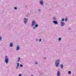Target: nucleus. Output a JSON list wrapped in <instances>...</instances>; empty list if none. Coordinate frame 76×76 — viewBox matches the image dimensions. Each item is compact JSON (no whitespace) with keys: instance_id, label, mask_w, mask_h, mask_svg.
Segmentation results:
<instances>
[{"instance_id":"10","label":"nucleus","mask_w":76,"mask_h":76,"mask_svg":"<svg viewBox=\"0 0 76 76\" xmlns=\"http://www.w3.org/2000/svg\"><path fill=\"white\" fill-rule=\"evenodd\" d=\"M10 47H13V43H10Z\"/></svg>"},{"instance_id":"27","label":"nucleus","mask_w":76,"mask_h":76,"mask_svg":"<svg viewBox=\"0 0 76 76\" xmlns=\"http://www.w3.org/2000/svg\"><path fill=\"white\" fill-rule=\"evenodd\" d=\"M2 38H1V37H0V40H1V39Z\"/></svg>"},{"instance_id":"29","label":"nucleus","mask_w":76,"mask_h":76,"mask_svg":"<svg viewBox=\"0 0 76 76\" xmlns=\"http://www.w3.org/2000/svg\"><path fill=\"white\" fill-rule=\"evenodd\" d=\"M16 69H18V67H17L16 68Z\"/></svg>"},{"instance_id":"2","label":"nucleus","mask_w":76,"mask_h":76,"mask_svg":"<svg viewBox=\"0 0 76 76\" xmlns=\"http://www.w3.org/2000/svg\"><path fill=\"white\" fill-rule=\"evenodd\" d=\"M9 58L7 56H6L5 57V61L6 64H7L8 63H9Z\"/></svg>"},{"instance_id":"4","label":"nucleus","mask_w":76,"mask_h":76,"mask_svg":"<svg viewBox=\"0 0 76 76\" xmlns=\"http://www.w3.org/2000/svg\"><path fill=\"white\" fill-rule=\"evenodd\" d=\"M61 26H64L65 25V23L63 22L62 21H61Z\"/></svg>"},{"instance_id":"18","label":"nucleus","mask_w":76,"mask_h":76,"mask_svg":"<svg viewBox=\"0 0 76 76\" xmlns=\"http://www.w3.org/2000/svg\"><path fill=\"white\" fill-rule=\"evenodd\" d=\"M67 18H66L65 19V22H67Z\"/></svg>"},{"instance_id":"13","label":"nucleus","mask_w":76,"mask_h":76,"mask_svg":"<svg viewBox=\"0 0 76 76\" xmlns=\"http://www.w3.org/2000/svg\"><path fill=\"white\" fill-rule=\"evenodd\" d=\"M68 74H69V75H70V74H71V71H68Z\"/></svg>"},{"instance_id":"12","label":"nucleus","mask_w":76,"mask_h":76,"mask_svg":"<svg viewBox=\"0 0 76 76\" xmlns=\"http://www.w3.org/2000/svg\"><path fill=\"white\" fill-rule=\"evenodd\" d=\"M17 67H19V63H18L17 64Z\"/></svg>"},{"instance_id":"22","label":"nucleus","mask_w":76,"mask_h":76,"mask_svg":"<svg viewBox=\"0 0 76 76\" xmlns=\"http://www.w3.org/2000/svg\"><path fill=\"white\" fill-rule=\"evenodd\" d=\"M18 76H22V74H20L18 75Z\"/></svg>"},{"instance_id":"20","label":"nucleus","mask_w":76,"mask_h":76,"mask_svg":"<svg viewBox=\"0 0 76 76\" xmlns=\"http://www.w3.org/2000/svg\"><path fill=\"white\" fill-rule=\"evenodd\" d=\"M18 60L20 61V58L19 57L18 58Z\"/></svg>"},{"instance_id":"23","label":"nucleus","mask_w":76,"mask_h":76,"mask_svg":"<svg viewBox=\"0 0 76 76\" xmlns=\"http://www.w3.org/2000/svg\"><path fill=\"white\" fill-rule=\"evenodd\" d=\"M35 64H38V62L37 61L35 62Z\"/></svg>"},{"instance_id":"9","label":"nucleus","mask_w":76,"mask_h":76,"mask_svg":"<svg viewBox=\"0 0 76 76\" xmlns=\"http://www.w3.org/2000/svg\"><path fill=\"white\" fill-rule=\"evenodd\" d=\"M20 48V47H19V45H17V49L16 50H19Z\"/></svg>"},{"instance_id":"15","label":"nucleus","mask_w":76,"mask_h":76,"mask_svg":"<svg viewBox=\"0 0 76 76\" xmlns=\"http://www.w3.org/2000/svg\"><path fill=\"white\" fill-rule=\"evenodd\" d=\"M58 41H61V37H59L58 39Z\"/></svg>"},{"instance_id":"3","label":"nucleus","mask_w":76,"mask_h":76,"mask_svg":"<svg viewBox=\"0 0 76 76\" xmlns=\"http://www.w3.org/2000/svg\"><path fill=\"white\" fill-rule=\"evenodd\" d=\"M28 19L26 18H24V22L25 24H26L28 22Z\"/></svg>"},{"instance_id":"33","label":"nucleus","mask_w":76,"mask_h":76,"mask_svg":"<svg viewBox=\"0 0 76 76\" xmlns=\"http://www.w3.org/2000/svg\"><path fill=\"white\" fill-rule=\"evenodd\" d=\"M39 12H40V11H41V10H39Z\"/></svg>"},{"instance_id":"24","label":"nucleus","mask_w":76,"mask_h":76,"mask_svg":"<svg viewBox=\"0 0 76 76\" xmlns=\"http://www.w3.org/2000/svg\"><path fill=\"white\" fill-rule=\"evenodd\" d=\"M41 39H40L39 40V42H41Z\"/></svg>"},{"instance_id":"34","label":"nucleus","mask_w":76,"mask_h":76,"mask_svg":"<svg viewBox=\"0 0 76 76\" xmlns=\"http://www.w3.org/2000/svg\"><path fill=\"white\" fill-rule=\"evenodd\" d=\"M31 76H33V75H32Z\"/></svg>"},{"instance_id":"19","label":"nucleus","mask_w":76,"mask_h":76,"mask_svg":"<svg viewBox=\"0 0 76 76\" xmlns=\"http://www.w3.org/2000/svg\"><path fill=\"white\" fill-rule=\"evenodd\" d=\"M62 21H64V18H63L62 19Z\"/></svg>"},{"instance_id":"6","label":"nucleus","mask_w":76,"mask_h":76,"mask_svg":"<svg viewBox=\"0 0 76 76\" xmlns=\"http://www.w3.org/2000/svg\"><path fill=\"white\" fill-rule=\"evenodd\" d=\"M36 24V23L34 21H33L32 22V24H31V27H33L34 25Z\"/></svg>"},{"instance_id":"16","label":"nucleus","mask_w":76,"mask_h":76,"mask_svg":"<svg viewBox=\"0 0 76 76\" xmlns=\"http://www.w3.org/2000/svg\"><path fill=\"white\" fill-rule=\"evenodd\" d=\"M17 7H15L14 8L15 10H17Z\"/></svg>"},{"instance_id":"7","label":"nucleus","mask_w":76,"mask_h":76,"mask_svg":"<svg viewBox=\"0 0 76 76\" xmlns=\"http://www.w3.org/2000/svg\"><path fill=\"white\" fill-rule=\"evenodd\" d=\"M53 22L55 24V25H57V24H58V22L56 20H53Z\"/></svg>"},{"instance_id":"26","label":"nucleus","mask_w":76,"mask_h":76,"mask_svg":"<svg viewBox=\"0 0 76 76\" xmlns=\"http://www.w3.org/2000/svg\"><path fill=\"white\" fill-rule=\"evenodd\" d=\"M36 41H38V39H36Z\"/></svg>"},{"instance_id":"8","label":"nucleus","mask_w":76,"mask_h":76,"mask_svg":"<svg viewBox=\"0 0 76 76\" xmlns=\"http://www.w3.org/2000/svg\"><path fill=\"white\" fill-rule=\"evenodd\" d=\"M61 74V73H60V71H59L57 73V76H60V74Z\"/></svg>"},{"instance_id":"31","label":"nucleus","mask_w":76,"mask_h":76,"mask_svg":"<svg viewBox=\"0 0 76 76\" xmlns=\"http://www.w3.org/2000/svg\"><path fill=\"white\" fill-rule=\"evenodd\" d=\"M25 7H26H26H27L26 6H25Z\"/></svg>"},{"instance_id":"11","label":"nucleus","mask_w":76,"mask_h":76,"mask_svg":"<svg viewBox=\"0 0 76 76\" xmlns=\"http://www.w3.org/2000/svg\"><path fill=\"white\" fill-rule=\"evenodd\" d=\"M61 69H63V64H61Z\"/></svg>"},{"instance_id":"28","label":"nucleus","mask_w":76,"mask_h":76,"mask_svg":"<svg viewBox=\"0 0 76 76\" xmlns=\"http://www.w3.org/2000/svg\"><path fill=\"white\" fill-rule=\"evenodd\" d=\"M44 59H45H45H46V58L45 57H44Z\"/></svg>"},{"instance_id":"5","label":"nucleus","mask_w":76,"mask_h":76,"mask_svg":"<svg viewBox=\"0 0 76 76\" xmlns=\"http://www.w3.org/2000/svg\"><path fill=\"white\" fill-rule=\"evenodd\" d=\"M43 3H44V2L42 0H40V1L39 2V3H40V4L42 5V6H44Z\"/></svg>"},{"instance_id":"32","label":"nucleus","mask_w":76,"mask_h":76,"mask_svg":"<svg viewBox=\"0 0 76 76\" xmlns=\"http://www.w3.org/2000/svg\"><path fill=\"white\" fill-rule=\"evenodd\" d=\"M70 28H69V30H70Z\"/></svg>"},{"instance_id":"35","label":"nucleus","mask_w":76,"mask_h":76,"mask_svg":"<svg viewBox=\"0 0 76 76\" xmlns=\"http://www.w3.org/2000/svg\"><path fill=\"white\" fill-rule=\"evenodd\" d=\"M1 1V0H0V1Z\"/></svg>"},{"instance_id":"17","label":"nucleus","mask_w":76,"mask_h":76,"mask_svg":"<svg viewBox=\"0 0 76 76\" xmlns=\"http://www.w3.org/2000/svg\"><path fill=\"white\" fill-rule=\"evenodd\" d=\"M20 66L21 67H23V65L22 64H21L20 65Z\"/></svg>"},{"instance_id":"21","label":"nucleus","mask_w":76,"mask_h":76,"mask_svg":"<svg viewBox=\"0 0 76 76\" xmlns=\"http://www.w3.org/2000/svg\"><path fill=\"white\" fill-rule=\"evenodd\" d=\"M56 18H55L54 17L53 18V20H56Z\"/></svg>"},{"instance_id":"30","label":"nucleus","mask_w":76,"mask_h":76,"mask_svg":"<svg viewBox=\"0 0 76 76\" xmlns=\"http://www.w3.org/2000/svg\"><path fill=\"white\" fill-rule=\"evenodd\" d=\"M19 60H18V62H19Z\"/></svg>"},{"instance_id":"1","label":"nucleus","mask_w":76,"mask_h":76,"mask_svg":"<svg viewBox=\"0 0 76 76\" xmlns=\"http://www.w3.org/2000/svg\"><path fill=\"white\" fill-rule=\"evenodd\" d=\"M60 59H57L55 62V65L56 66V67H58V65L60 64Z\"/></svg>"},{"instance_id":"14","label":"nucleus","mask_w":76,"mask_h":76,"mask_svg":"<svg viewBox=\"0 0 76 76\" xmlns=\"http://www.w3.org/2000/svg\"><path fill=\"white\" fill-rule=\"evenodd\" d=\"M35 26L36 28H37L38 27V24H36L35 25Z\"/></svg>"},{"instance_id":"25","label":"nucleus","mask_w":76,"mask_h":76,"mask_svg":"<svg viewBox=\"0 0 76 76\" xmlns=\"http://www.w3.org/2000/svg\"><path fill=\"white\" fill-rule=\"evenodd\" d=\"M33 29H36V28H35V27L34 26L33 28Z\"/></svg>"}]
</instances>
